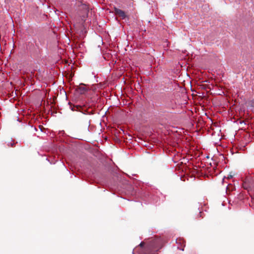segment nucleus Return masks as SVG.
<instances>
[{"label": "nucleus", "instance_id": "nucleus-1", "mask_svg": "<svg viewBox=\"0 0 254 254\" xmlns=\"http://www.w3.org/2000/svg\"><path fill=\"white\" fill-rule=\"evenodd\" d=\"M144 242H141L139 246L134 249L135 252L138 251V254H157L156 252L163 246L162 240L160 237L152 238L144 247Z\"/></svg>", "mask_w": 254, "mask_h": 254}, {"label": "nucleus", "instance_id": "nucleus-2", "mask_svg": "<svg viewBox=\"0 0 254 254\" xmlns=\"http://www.w3.org/2000/svg\"><path fill=\"white\" fill-rule=\"evenodd\" d=\"M78 6L79 7V10L80 11L79 14L83 21L85 20V18L88 16V13L89 11L88 6L82 2H78Z\"/></svg>", "mask_w": 254, "mask_h": 254}, {"label": "nucleus", "instance_id": "nucleus-3", "mask_svg": "<svg viewBox=\"0 0 254 254\" xmlns=\"http://www.w3.org/2000/svg\"><path fill=\"white\" fill-rule=\"evenodd\" d=\"M114 12L116 15H118L122 19H125L127 15H126L125 12L120 9H119L116 7H114Z\"/></svg>", "mask_w": 254, "mask_h": 254}, {"label": "nucleus", "instance_id": "nucleus-4", "mask_svg": "<svg viewBox=\"0 0 254 254\" xmlns=\"http://www.w3.org/2000/svg\"><path fill=\"white\" fill-rule=\"evenodd\" d=\"M84 84H82L77 88V92L80 94H84L87 90V88L84 86Z\"/></svg>", "mask_w": 254, "mask_h": 254}, {"label": "nucleus", "instance_id": "nucleus-5", "mask_svg": "<svg viewBox=\"0 0 254 254\" xmlns=\"http://www.w3.org/2000/svg\"><path fill=\"white\" fill-rule=\"evenodd\" d=\"M81 108V106H74L73 108L72 109V110L73 111H75V110H79Z\"/></svg>", "mask_w": 254, "mask_h": 254}, {"label": "nucleus", "instance_id": "nucleus-6", "mask_svg": "<svg viewBox=\"0 0 254 254\" xmlns=\"http://www.w3.org/2000/svg\"><path fill=\"white\" fill-rule=\"evenodd\" d=\"M182 243H183V244H182L181 246L180 247L178 246V248L180 250L184 251V248L185 246V245L184 244L183 242Z\"/></svg>", "mask_w": 254, "mask_h": 254}, {"label": "nucleus", "instance_id": "nucleus-7", "mask_svg": "<svg viewBox=\"0 0 254 254\" xmlns=\"http://www.w3.org/2000/svg\"><path fill=\"white\" fill-rule=\"evenodd\" d=\"M232 177H233V175H229L228 176V179H231V178H232Z\"/></svg>", "mask_w": 254, "mask_h": 254}, {"label": "nucleus", "instance_id": "nucleus-8", "mask_svg": "<svg viewBox=\"0 0 254 254\" xmlns=\"http://www.w3.org/2000/svg\"><path fill=\"white\" fill-rule=\"evenodd\" d=\"M180 241V243H181V240H179L178 241H177V243H179V242Z\"/></svg>", "mask_w": 254, "mask_h": 254}, {"label": "nucleus", "instance_id": "nucleus-9", "mask_svg": "<svg viewBox=\"0 0 254 254\" xmlns=\"http://www.w3.org/2000/svg\"><path fill=\"white\" fill-rule=\"evenodd\" d=\"M201 212H199V214L200 215V217L201 216Z\"/></svg>", "mask_w": 254, "mask_h": 254}, {"label": "nucleus", "instance_id": "nucleus-10", "mask_svg": "<svg viewBox=\"0 0 254 254\" xmlns=\"http://www.w3.org/2000/svg\"><path fill=\"white\" fill-rule=\"evenodd\" d=\"M132 254H134V253L133 252H132Z\"/></svg>", "mask_w": 254, "mask_h": 254}]
</instances>
